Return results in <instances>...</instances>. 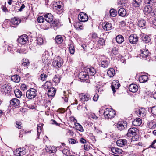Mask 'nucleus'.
Segmentation results:
<instances>
[{
    "instance_id": "obj_42",
    "label": "nucleus",
    "mask_w": 156,
    "mask_h": 156,
    "mask_svg": "<svg viewBox=\"0 0 156 156\" xmlns=\"http://www.w3.org/2000/svg\"><path fill=\"white\" fill-rule=\"evenodd\" d=\"M60 23L59 21L55 19L52 23V26L54 28H58L59 27Z\"/></svg>"
},
{
    "instance_id": "obj_20",
    "label": "nucleus",
    "mask_w": 156,
    "mask_h": 156,
    "mask_svg": "<svg viewBox=\"0 0 156 156\" xmlns=\"http://www.w3.org/2000/svg\"><path fill=\"white\" fill-rule=\"evenodd\" d=\"M56 90L53 87L49 89L48 91V95L49 97L54 96L56 93Z\"/></svg>"
},
{
    "instance_id": "obj_10",
    "label": "nucleus",
    "mask_w": 156,
    "mask_h": 156,
    "mask_svg": "<svg viewBox=\"0 0 156 156\" xmlns=\"http://www.w3.org/2000/svg\"><path fill=\"white\" fill-rule=\"evenodd\" d=\"M11 89L10 86L6 84L3 85L1 87L2 92L5 93V94L10 93Z\"/></svg>"
},
{
    "instance_id": "obj_56",
    "label": "nucleus",
    "mask_w": 156,
    "mask_h": 156,
    "mask_svg": "<svg viewBox=\"0 0 156 156\" xmlns=\"http://www.w3.org/2000/svg\"><path fill=\"white\" fill-rule=\"evenodd\" d=\"M13 48V45L12 44H9L8 45L7 50L9 52H12Z\"/></svg>"
},
{
    "instance_id": "obj_36",
    "label": "nucleus",
    "mask_w": 156,
    "mask_h": 156,
    "mask_svg": "<svg viewBox=\"0 0 156 156\" xmlns=\"http://www.w3.org/2000/svg\"><path fill=\"white\" fill-rule=\"evenodd\" d=\"M118 13L120 16L124 17L126 15V12L124 8H121L119 10Z\"/></svg>"
},
{
    "instance_id": "obj_5",
    "label": "nucleus",
    "mask_w": 156,
    "mask_h": 156,
    "mask_svg": "<svg viewBox=\"0 0 156 156\" xmlns=\"http://www.w3.org/2000/svg\"><path fill=\"white\" fill-rule=\"evenodd\" d=\"M78 18L79 21L81 22H85L88 20L87 15L84 12L80 13L78 16Z\"/></svg>"
},
{
    "instance_id": "obj_54",
    "label": "nucleus",
    "mask_w": 156,
    "mask_h": 156,
    "mask_svg": "<svg viewBox=\"0 0 156 156\" xmlns=\"http://www.w3.org/2000/svg\"><path fill=\"white\" fill-rule=\"evenodd\" d=\"M132 137V140L133 141H137L139 138V135L137 134L136 135H133Z\"/></svg>"
},
{
    "instance_id": "obj_17",
    "label": "nucleus",
    "mask_w": 156,
    "mask_h": 156,
    "mask_svg": "<svg viewBox=\"0 0 156 156\" xmlns=\"http://www.w3.org/2000/svg\"><path fill=\"white\" fill-rule=\"evenodd\" d=\"M74 27L78 30H80L83 29V24L80 21L75 22L74 23Z\"/></svg>"
},
{
    "instance_id": "obj_13",
    "label": "nucleus",
    "mask_w": 156,
    "mask_h": 156,
    "mask_svg": "<svg viewBox=\"0 0 156 156\" xmlns=\"http://www.w3.org/2000/svg\"><path fill=\"white\" fill-rule=\"evenodd\" d=\"M116 144L120 147H125L127 146V141L126 139H119L117 140Z\"/></svg>"
},
{
    "instance_id": "obj_2",
    "label": "nucleus",
    "mask_w": 156,
    "mask_h": 156,
    "mask_svg": "<svg viewBox=\"0 0 156 156\" xmlns=\"http://www.w3.org/2000/svg\"><path fill=\"white\" fill-rule=\"evenodd\" d=\"M153 7L150 5H147L144 8V12L145 15L150 18L151 16H155V13L154 10H153Z\"/></svg>"
},
{
    "instance_id": "obj_29",
    "label": "nucleus",
    "mask_w": 156,
    "mask_h": 156,
    "mask_svg": "<svg viewBox=\"0 0 156 156\" xmlns=\"http://www.w3.org/2000/svg\"><path fill=\"white\" fill-rule=\"evenodd\" d=\"M81 100L83 101H88L90 98V96L88 94H82L80 96Z\"/></svg>"
},
{
    "instance_id": "obj_39",
    "label": "nucleus",
    "mask_w": 156,
    "mask_h": 156,
    "mask_svg": "<svg viewBox=\"0 0 156 156\" xmlns=\"http://www.w3.org/2000/svg\"><path fill=\"white\" fill-rule=\"evenodd\" d=\"M55 42L58 44H61L63 41L62 37L60 35H57L55 38Z\"/></svg>"
},
{
    "instance_id": "obj_19",
    "label": "nucleus",
    "mask_w": 156,
    "mask_h": 156,
    "mask_svg": "<svg viewBox=\"0 0 156 156\" xmlns=\"http://www.w3.org/2000/svg\"><path fill=\"white\" fill-rule=\"evenodd\" d=\"M129 90L132 92H136L138 90V87L137 85L136 84H132L129 87Z\"/></svg>"
},
{
    "instance_id": "obj_18",
    "label": "nucleus",
    "mask_w": 156,
    "mask_h": 156,
    "mask_svg": "<svg viewBox=\"0 0 156 156\" xmlns=\"http://www.w3.org/2000/svg\"><path fill=\"white\" fill-rule=\"evenodd\" d=\"M45 20L48 23H50L53 20V16L52 14L48 13L44 16Z\"/></svg>"
},
{
    "instance_id": "obj_61",
    "label": "nucleus",
    "mask_w": 156,
    "mask_h": 156,
    "mask_svg": "<svg viewBox=\"0 0 156 156\" xmlns=\"http://www.w3.org/2000/svg\"><path fill=\"white\" fill-rule=\"evenodd\" d=\"M21 150V148L16 149L15 152V155L17 156H19L20 153V151Z\"/></svg>"
},
{
    "instance_id": "obj_44",
    "label": "nucleus",
    "mask_w": 156,
    "mask_h": 156,
    "mask_svg": "<svg viewBox=\"0 0 156 156\" xmlns=\"http://www.w3.org/2000/svg\"><path fill=\"white\" fill-rule=\"evenodd\" d=\"M59 76L58 75L57 76L55 75L53 79V82L55 83V84H57L60 81V79Z\"/></svg>"
},
{
    "instance_id": "obj_31",
    "label": "nucleus",
    "mask_w": 156,
    "mask_h": 156,
    "mask_svg": "<svg viewBox=\"0 0 156 156\" xmlns=\"http://www.w3.org/2000/svg\"><path fill=\"white\" fill-rule=\"evenodd\" d=\"M68 45L70 53L72 54H74L75 52V48L73 43L71 41H70L69 42Z\"/></svg>"
},
{
    "instance_id": "obj_15",
    "label": "nucleus",
    "mask_w": 156,
    "mask_h": 156,
    "mask_svg": "<svg viewBox=\"0 0 156 156\" xmlns=\"http://www.w3.org/2000/svg\"><path fill=\"white\" fill-rule=\"evenodd\" d=\"M102 27L104 30L108 31L112 29V25L111 23L107 22H105L103 23Z\"/></svg>"
},
{
    "instance_id": "obj_38",
    "label": "nucleus",
    "mask_w": 156,
    "mask_h": 156,
    "mask_svg": "<svg viewBox=\"0 0 156 156\" xmlns=\"http://www.w3.org/2000/svg\"><path fill=\"white\" fill-rule=\"evenodd\" d=\"M148 127L150 129H154L156 128V120H152L149 123Z\"/></svg>"
},
{
    "instance_id": "obj_21",
    "label": "nucleus",
    "mask_w": 156,
    "mask_h": 156,
    "mask_svg": "<svg viewBox=\"0 0 156 156\" xmlns=\"http://www.w3.org/2000/svg\"><path fill=\"white\" fill-rule=\"evenodd\" d=\"M142 3L141 0H133L132 5L135 8L139 7Z\"/></svg>"
},
{
    "instance_id": "obj_11",
    "label": "nucleus",
    "mask_w": 156,
    "mask_h": 156,
    "mask_svg": "<svg viewBox=\"0 0 156 156\" xmlns=\"http://www.w3.org/2000/svg\"><path fill=\"white\" fill-rule=\"evenodd\" d=\"M129 42L131 44H136L138 41V37L136 34H131L129 38Z\"/></svg>"
},
{
    "instance_id": "obj_55",
    "label": "nucleus",
    "mask_w": 156,
    "mask_h": 156,
    "mask_svg": "<svg viewBox=\"0 0 156 156\" xmlns=\"http://www.w3.org/2000/svg\"><path fill=\"white\" fill-rule=\"evenodd\" d=\"M44 17L42 16H39L37 18L38 22L40 23H43L44 20Z\"/></svg>"
},
{
    "instance_id": "obj_27",
    "label": "nucleus",
    "mask_w": 156,
    "mask_h": 156,
    "mask_svg": "<svg viewBox=\"0 0 156 156\" xmlns=\"http://www.w3.org/2000/svg\"><path fill=\"white\" fill-rule=\"evenodd\" d=\"M22 62H23L21 64V65L24 69L27 68L30 63L29 60L27 59H23Z\"/></svg>"
},
{
    "instance_id": "obj_37",
    "label": "nucleus",
    "mask_w": 156,
    "mask_h": 156,
    "mask_svg": "<svg viewBox=\"0 0 156 156\" xmlns=\"http://www.w3.org/2000/svg\"><path fill=\"white\" fill-rule=\"evenodd\" d=\"M101 66L103 68H107L109 65L108 61L106 59H103L102 60L101 62Z\"/></svg>"
},
{
    "instance_id": "obj_14",
    "label": "nucleus",
    "mask_w": 156,
    "mask_h": 156,
    "mask_svg": "<svg viewBox=\"0 0 156 156\" xmlns=\"http://www.w3.org/2000/svg\"><path fill=\"white\" fill-rule=\"evenodd\" d=\"M88 74L89 76H94L96 73V71L92 67L87 68L85 70Z\"/></svg>"
},
{
    "instance_id": "obj_62",
    "label": "nucleus",
    "mask_w": 156,
    "mask_h": 156,
    "mask_svg": "<svg viewBox=\"0 0 156 156\" xmlns=\"http://www.w3.org/2000/svg\"><path fill=\"white\" fill-rule=\"evenodd\" d=\"M99 95L98 94L96 93L94 96L93 100L94 101H97L98 100Z\"/></svg>"
},
{
    "instance_id": "obj_43",
    "label": "nucleus",
    "mask_w": 156,
    "mask_h": 156,
    "mask_svg": "<svg viewBox=\"0 0 156 156\" xmlns=\"http://www.w3.org/2000/svg\"><path fill=\"white\" fill-rule=\"evenodd\" d=\"M76 129V130H78L81 132L84 131V129L82 126L78 123H75Z\"/></svg>"
},
{
    "instance_id": "obj_45",
    "label": "nucleus",
    "mask_w": 156,
    "mask_h": 156,
    "mask_svg": "<svg viewBox=\"0 0 156 156\" xmlns=\"http://www.w3.org/2000/svg\"><path fill=\"white\" fill-rule=\"evenodd\" d=\"M44 86L45 88H46L47 89H49L51 87H52V84L51 81H47L45 82L44 83Z\"/></svg>"
},
{
    "instance_id": "obj_53",
    "label": "nucleus",
    "mask_w": 156,
    "mask_h": 156,
    "mask_svg": "<svg viewBox=\"0 0 156 156\" xmlns=\"http://www.w3.org/2000/svg\"><path fill=\"white\" fill-rule=\"evenodd\" d=\"M47 77V75L45 74L44 73L41 74L40 76L41 80L42 81L46 80Z\"/></svg>"
},
{
    "instance_id": "obj_8",
    "label": "nucleus",
    "mask_w": 156,
    "mask_h": 156,
    "mask_svg": "<svg viewBox=\"0 0 156 156\" xmlns=\"http://www.w3.org/2000/svg\"><path fill=\"white\" fill-rule=\"evenodd\" d=\"M138 130L136 128H130L129 129L126 135L127 136L131 137L137 133Z\"/></svg>"
},
{
    "instance_id": "obj_28",
    "label": "nucleus",
    "mask_w": 156,
    "mask_h": 156,
    "mask_svg": "<svg viewBox=\"0 0 156 156\" xmlns=\"http://www.w3.org/2000/svg\"><path fill=\"white\" fill-rule=\"evenodd\" d=\"M146 110L144 108H141L138 110V115L140 117H144L146 115Z\"/></svg>"
},
{
    "instance_id": "obj_58",
    "label": "nucleus",
    "mask_w": 156,
    "mask_h": 156,
    "mask_svg": "<svg viewBox=\"0 0 156 156\" xmlns=\"http://www.w3.org/2000/svg\"><path fill=\"white\" fill-rule=\"evenodd\" d=\"M151 112L154 115H156V105L153 106L152 108Z\"/></svg>"
},
{
    "instance_id": "obj_49",
    "label": "nucleus",
    "mask_w": 156,
    "mask_h": 156,
    "mask_svg": "<svg viewBox=\"0 0 156 156\" xmlns=\"http://www.w3.org/2000/svg\"><path fill=\"white\" fill-rule=\"evenodd\" d=\"M110 16L113 17H115L116 15V11L113 9H111L109 11Z\"/></svg>"
},
{
    "instance_id": "obj_51",
    "label": "nucleus",
    "mask_w": 156,
    "mask_h": 156,
    "mask_svg": "<svg viewBox=\"0 0 156 156\" xmlns=\"http://www.w3.org/2000/svg\"><path fill=\"white\" fill-rule=\"evenodd\" d=\"M55 9L59 12H60L63 9V7L60 5L57 4L56 5L54 6Z\"/></svg>"
},
{
    "instance_id": "obj_24",
    "label": "nucleus",
    "mask_w": 156,
    "mask_h": 156,
    "mask_svg": "<svg viewBox=\"0 0 156 156\" xmlns=\"http://www.w3.org/2000/svg\"><path fill=\"white\" fill-rule=\"evenodd\" d=\"M46 151L49 153H55L57 151V148L54 146H50L47 147Z\"/></svg>"
},
{
    "instance_id": "obj_50",
    "label": "nucleus",
    "mask_w": 156,
    "mask_h": 156,
    "mask_svg": "<svg viewBox=\"0 0 156 156\" xmlns=\"http://www.w3.org/2000/svg\"><path fill=\"white\" fill-rule=\"evenodd\" d=\"M145 2L151 6L153 7V5L154 4L155 2L154 0H145Z\"/></svg>"
},
{
    "instance_id": "obj_48",
    "label": "nucleus",
    "mask_w": 156,
    "mask_h": 156,
    "mask_svg": "<svg viewBox=\"0 0 156 156\" xmlns=\"http://www.w3.org/2000/svg\"><path fill=\"white\" fill-rule=\"evenodd\" d=\"M63 154L66 156H69L70 154V151L68 148H65L62 151Z\"/></svg>"
},
{
    "instance_id": "obj_25",
    "label": "nucleus",
    "mask_w": 156,
    "mask_h": 156,
    "mask_svg": "<svg viewBox=\"0 0 156 156\" xmlns=\"http://www.w3.org/2000/svg\"><path fill=\"white\" fill-rule=\"evenodd\" d=\"M133 124L135 126H139L142 124V120L140 118H136L132 122Z\"/></svg>"
},
{
    "instance_id": "obj_3",
    "label": "nucleus",
    "mask_w": 156,
    "mask_h": 156,
    "mask_svg": "<svg viewBox=\"0 0 156 156\" xmlns=\"http://www.w3.org/2000/svg\"><path fill=\"white\" fill-rule=\"evenodd\" d=\"M103 114L105 118L111 119L116 115L115 110L111 108H107L104 110Z\"/></svg>"
},
{
    "instance_id": "obj_47",
    "label": "nucleus",
    "mask_w": 156,
    "mask_h": 156,
    "mask_svg": "<svg viewBox=\"0 0 156 156\" xmlns=\"http://www.w3.org/2000/svg\"><path fill=\"white\" fill-rule=\"evenodd\" d=\"M96 89L98 93H101V92L103 90V86L99 84L97 85L96 86Z\"/></svg>"
},
{
    "instance_id": "obj_46",
    "label": "nucleus",
    "mask_w": 156,
    "mask_h": 156,
    "mask_svg": "<svg viewBox=\"0 0 156 156\" xmlns=\"http://www.w3.org/2000/svg\"><path fill=\"white\" fill-rule=\"evenodd\" d=\"M142 40L145 43H147L151 41V38L150 37L147 36H145L142 37Z\"/></svg>"
},
{
    "instance_id": "obj_52",
    "label": "nucleus",
    "mask_w": 156,
    "mask_h": 156,
    "mask_svg": "<svg viewBox=\"0 0 156 156\" xmlns=\"http://www.w3.org/2000/svg\"><path fill=\"white\" fill-rule=\"evenodd\" d=\"M37 43L38 45H41L44 42V41L42 37L38 38L37 40Z\"/></svg>"
},
{
    "instance_id": "obj_12",
    "label": "nucleus",
    "mask_w": 156,
    "mask_h": 156,
    "mask_svg": "<svg viewBox=\"0 0 156 156\" xmlns=\"http://www.w3.org/2000/svg\"><path fill=\"white\" fill-rule=\"evenodd\" d=\"M120 86L119 82L117 80H114L113 81L112 85V89L113 93L116 92L115 89H118Z\"/></svg>"
},
{
    "instance_id": "obj_60",
    "label": "nucleus",
    "mask_w": 156,
    "mask_h": 156,
    "mask_svg": "<svg viewBox=\"0 0 156 156\" xmlns=\"http://www.w3.org/2000/svg\"><path fill=\"white\" fill-rule=\"evenodd\" d=\"M84 150L86 151H88L91 148V147L89 144H84Z\"/></svg>"
},
{
    "instance_id": "obj_4",
    "label": "nucleus",
    "mask_w": 156,
    "mask_h": 156,
    "mask_svg": "<svg viewBox=\"0 0 156 156\" xmlns=\"http://www.w3.org/2000/svg\"><path fill=\"white\" fill-rule=\"evenodd\" d=\"M37 90L34 88H31L28 89L26 92V97L29 100L34 98L37 95Z\"/></svg>"
},
{
    "instance_id": "obj_32",
    "label": "nucleus",
    "mask_w": 156,
    "mask_h": 156,
    "mask_svg": "<svg viewBox=\"0 0 156 156\" xmlns=\"http://www.w3.org/2000/svg\"><path fill=\"white\" fill-rule=\"evenodd\" d=\"M148 79L147 75H141L139 78V80L141 83H144L147 81Z\"/></svg>"
},
{
    "instance_id": "obj_26",
    "label": "nucleus",
    "mask_w": 156,
    "mask_h": 156,
    "mask_svg": "<svg viewBox=\"0 0 156 156\" xmlns=\"http://www.w3.org/2000/svg\"><path fill=\"white\" fill-rule=\"evenodd\" d=\"M111 151L112 153L117 154H120L122 152V149L116 147H112L111 148Z\"/></svg>"
},
{
    "instance_id": "obj_40",
    "label": "nucleus",
    "mask_w": 156,
    "mask_h": 156,
    "mask_svg": "<svg viewBox=\"0 0 156 156\" xmlns=\"http://www.w3.org/2000/svg\"><path fill=\"white\" fill-rule=\"evenodd\" d=\"M11 80L15 82L18 83L20 80V76L17 75H15L11 77Z\"/></svg>"
},
{
    "instance_id": "obj_9",
    "label": "nucleus",
    "mask_w": 156,
    "mask_h": 156,
    "mask_svg": "<svg viewBox=\"0 0 156 156\" xmlns=\"http://www.w3.org/2000/svg\"><path fill=\"white\" fill-rule=\"evenodd\" d=\"M150 54L148 49L145 48L140 50V57L141 58H144L148 57Z\"/></svg>"
},
{
    "instance_id": "obj_59",
    "label": "nucleus",
    "mask_w": 156,
    "mask_h": 156,
    "mask_svg": "<svg viewBox=\"0 0 156 156\" xmlns=\"http://www.w3.org/2000/svg\"><path fill=\"white\" fill-rule=\"evenodd\" d=\"M69 142L72 144H74L76 143H78V141L73 138H70L69 140Z\"/></svg>"
},
{
    "instance_id": "obj_30",
    "label": "nucleus",
    "mask_w": 156,
    "mask_h": 156,
    "mask_svg": "<svg viewBox=\"0 0 156 156\" xmlns=\"http://www.w3.org/2000/svg\"><path fill=\"white\" fill-rule=\"evenodd\" d=\"M146 21L143 19H141L138 21V25L139 27L144 29L146 28Z\"/></svg>"
},
{
    "instance_id": "obj_33",
    "label": "nucleus",
    "mask_w": 156,
    "mask_h": 156,
    "mask_svg": "<svg viewBox=\"0 0 156 156\" xmlns=\"http://www.w3.org/2000/svg\"><path fill=\"white\" fill-rule=\"evenodd\" d=\"M116 41L119 44H121L124 41L123 37L121 35H118L116 37Z\"/></svg>"
},
{
    "instance_id": "obj_41",
    "label": "nucleus",
    "mask_w": 156,
    "mask_h": 156,
    "mask_svg": "<svg viewBox=\"0 0 156 156\" xmlns=\"http://www.w3.org/2000/svg\"><path fill=\"white\" fill-rule=\"evenodd\" d=\"M15 96L17 98H20L22 96V92L19 89H16L14 90Z\"/></svg>"
},
{
    "instance_id": "obj_64",
    "label": "nucleus",
    "mask_w": 156,
    "mask_h": 156,
    "mask_svg": "<svg viewBox=\"0 0 156 156\" xmlns=\"http://www.w3.org/2000/svg\"><path fill=\"white\" fill-rule=\"evenodd\" d=\"M112 53L114 55H115L118 53V51L117 49L116 48H113L112 50Z\"/></svg>"
},
{
    "instance_id": "obj_57",
    "label": "nucleus",
    "mask_w": 156,
    "mask_h": 156,
    "mask_svg": "<svg viewBox=\"0 0 156 156\" xmlns=\"http://www.w3.org/2000/svg\"><path fill=\"white\" fill-rule=\"evenodd\" d=\"M29 101V100H28L27 102V103H26L27 106V107L30 108V109H33L35 108V106L34 105H33L32 104H29L28 103V101Z\"/></svg>"
},
{
    "instance_id": "obj_63",
    "label": "nucleus",
    "mask_w": 156,
    "mask_h": 156,
    "mask_svg": "<svg viewBox=\"0 0 156 156\" xmlns=\"http://www.w3.org/2000/svg\"><path fill=\"white\" fill-rule=\"evenodd\" d=\"M25 149L24 148H23L21 149V150L20 151V153L19 156H23L25 155Z\"/></svg>"
},
{
    "instance_id": "obj_6",
    "label": "nucleus",
    "mask_w": 156,
    "mask_h": 156,
    "mask_svg": "<svg viewBox=\"0 0 156 156\" xmlns=\"http://www.w3.org/2000/svg\"><path fill=\"white\" fill-rule=\"evenodd\" d=\"M28 40V37L26 34L21 36L17 39L18 43L24 45L26 44Z\"/></svg>"
},
{
    "instance_id": "obj_23",
    "label": "nucleus",
    "mask_w": 156,
    "mask_h": 156,
    "mask_svg": "<svg viewBox=\"0 0 156 156\" xmlns=\"http://www.w3.org/2000/svg\"><path fill=\"white\" fill-rule=\"evenodd\" d=\"M79 76L81 77L80 78L83 80H87L89 78V75L87 72L85 70L84 72H82L79 74Z\"/></svg>"
},
{
    "instance_id": "obj_22",
    "label": "nucleus",
    "mask_w": 156,
    "mask_h": 156,
    "mask_svg": "<svg viewBox=\"0 0 156 156\" xmlns=\"http://www.w3.org/2000/svg\"><path fill=\"white\" fill-rule=\"evenodd\" d=\"M117 128L118 130L120 131L126 129L127 128L126 123L124 122L123 124L118 123L117 125Z\"/></svg>"
},
{
    "instance_id": "obj_34",
    "label": "nucleus",
    "mask_w": 156,
    "mask_h": 156,
    "mask_svg": "<svg viewBox=\"0 0 156 156\" xmlns=\"http://www.w3.org/2000/svg\"><path fill=\"white\" fill-rule=\"evenodd\" d=\"M97 43L100 48H102L103 46L105 45V41L102 38H100L98 41Z\"/></svg>"
},
{
    "instance_id": "obj_7",
    "label": "nucleus",
    "mask_w": 156,
    "mask_h": 156,
    "mask_svg": "<svg viewBox=\"0 0 156 156\" xmlns=\"http://www.w3.org/2000/svg\"><path fill=\"white\" fill-rule=\"evenodd\" d=\"M20 19L17 17H15L11 19V25L12 27H16L21 22Z\"/></svg>"
},
{
    "instance_id": "obj_1",
    "label": "nucleus",
    "mask_w": 156,
    "mask_h": 156,
    "mask_svg": "<svg viewBox=\"0 0 156 156\" xmlns=\"http://www.w3.org/2000/svg\"><path fill=\"white\" fill-rule=\"evenodd\" d=\"M64 63L63 59L60 56H55L53 60L52 65L55 69H58L61 68Z\"/></svg>"
},
{
    "instance_id": "obj_16",
    "label": "nucleus",
    "mask_w": 156,
    "mask_h": 156,
    "mask_svg": "<svg viewBox=\"0 0 156 156\" xmlns=\"http://www.w3.org/2000/svg\"><path fill=\"white\" fill-rule=\"evenodd\" d=\"M10 104L12 106L16 107L20 105V101L17 98H13L10 100Z\"/></svg>"
},
{
    "instance_id": "obj_35",
    "label": "nucleus",
    "mask_w": 156,
    "mask_h": 156,
    "mask_svg": "<svg viewBox=\"0 0 156 156\" xmlns=\"http://www.w3.org/2000/svg\"><path fill=\"white\" fill-rule=\"evenodd\" d=\"M107 74L110 77H113L115 75V70L112 68H110L108 70Z\"/></svg>"
}]
</instances>
